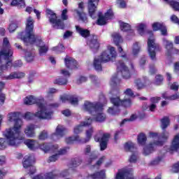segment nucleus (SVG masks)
<instances>
[{
	"instance_id": "f257e3e1",
	"label": "nucleus",
	"mask_w": 179,
	"mask_h": 179,
	"mask_svg": "<svg viewBox=\"0 0 179 179\" xmlns=\"http://www.w3.org/2000/svg\"><path fill=\"white\" fill-rule=\"evenodd\" d=\"M20 112H9L7 115V121L10 124L14 123L13 127L7 128L2 132L4 138H0V149H5L6 145L16 146L17 141H24V136L22 135L23 120L20 118Z\"/></svg>"
},
{
	"instance_id": "f03ea898",
	"label": "nucleus",
	"mask_w": 179,
	"mask_h": 179,
	"mask_svg": "<svg viewBox=\"0 0 179 179\" xmlns=\"http://www.w3.org/2000/svg\"><path fill=\"white\" fill-rule=\"evenodd\" d=\"M44 97H36L33 95L27 96L23 99V103L24 104H26V106H33V104H36L38 110L35 113V116L37 117V118L39 120H51V118H52V114H54L52 108L58 107V104H44Z\"/></svg>"
},
{
	"instance_id": "7ed1b4c3",
	"label": "nucleus",
	"mask_w": 179,
	"mask_h": 179,
	"mask_svg": "<svg viewBox=\"0 0 179 179\" xmlns=\"http://www.w3.org/2000/svg\"><path fill=\"white\" fill-rule=\"evenodd\" d=\"M34 29V20L31 17L27 18L25 31L18 34L17 38L22 40L24 44H34L39 47L38 51L40 55H44L48 51V46L43 43L41 38L36 36L33 32Z\"/></svg>"
},
{
	"instance_id": "20e7f679",
	"label": "nucleus",
	"mask_w": 179,
	"mask_h": 179,
	"mask_svg": "<svg viewBox=\"0 0 179 179\" xmlns=\"http://www.w3.org/2000/svg\"><path fill=\"white\" fill-rule=\"evenodd\" d=\"M24 143L31 150H36L40 148L45 153H52V155L49 157L48 159V163L57 162V160L59 159V156H61V155H66L68 150H69V147L59 149L58 145H52L50 143H43L40 145L36 141L31 139L25 140Z\"/></svg>"
},
{
	"instance_id": "39448f33",
	"label": "nucleus",
	"mask_w": 179,
	"mask_h": 179,
	"mask_svg": "<svg viewBox=\"0 0 179 179\" xmlns=\"http://www.w3.org/2000/svg\"><path fill=\"white\" fill-rule=\"evenodd\" d=\"M12 55H13V50H12L9 40H8V38H4L3 46L0 49V76H2L6 71H9L12 66L20 68L23 65L20 60L15 61L13 64Z\"/></svg>"
},
{
	"instance_id": "423d86ee",
	"label": "nucleus",
	"mask_w": 179,
	"mask_h": 179,
	"mask_svg": "<svg viewBox=\"0 0 179 179\" xmlns=\"http://www.w3.org/2000/svg\"><path fill=\"white\" fill-rule=\"evenodd\" d=\"M148 138L153 141L144 147L143 155L145 156H148L150 155V153H153V152H155V149H156L157 146H162V145H163V142L169 138V132L164 131L161 135H159V133L150 131L148 134Z\"/></svg>"
},
{
	"instance_id": "0eeeda50",
	"label": "nucleus",
	"mask_w": 179,
	"mask_h": 179,
	"mask_svg": "<svg viewBox=\"0 0 179 179\" xmlns=\"http://www.w3.org/2000/svg\"><path fill=\"white\" fill-rule=\"evenodd\" d=\"M124 98L123 100L121 99L120 96L113 97L110 99V101L114 106L108 108V114H110L111 115H116V114H118V112L120 111L118 110V107L120 106L129 107V106H131V97H134V92H132V90L128 88L124 91Z\"/></svg>"
},
{
	"instance_id": "6e6552de",
	"label": "nucleus",
	"mask_w": 179,
	"mask_h": 179,
	"mask_svg": "<svg viewBox=\"0 0 179 179\" xmlns=\"http://www.w3.org/2000/svg\"><path fill=\"white\" fill-rule=\"evenodd\" d=\"M117 58V51L115 48L108 45L99 57H95L94 60V67L98 71H101V62H110Z\"/></svg>"
},
{
	"instance_id": "1a4fd4ad",
	"label": "nucleus",
	"mask_w": 179,
	"mask_h": 179,
	"mask_svg": "<svg viewBox=\"0 0 179 179\" xmlns=\"http://www.w3.org/2000/svg\"><path fill=\"white\" fill-rule=\"evenodd\" d=\"M94 132V129L93 127H90L85 131V138L81 139L79 135L70 136L66 138L65 142L69 145L73 143L74 142H79L80 143H87L92 139L93 136V133Z\"/></svg>"
},
{
	"instance_id": "9d476101",
	"label": "nucleus",
	"mask_w": 179,
	"mask_h": 179,
	"mask_svg": "<svg viewBox=\"0 0 179 179\" xmlns=\"http://www.w3.org/2000/svg\"><path fill=\"white\" fill-rule=\"evenodd\" d=\"M46 15L47 17L49 19L50 24H52L54 29H64V27H65L64 22L58 19V17H57V14H55L54 11L50 9H47Z\"/></svg>"
},
{
	"instance_id": "9b49d317",
	"label": "nucleus",
	"mask_w": 179,
	"mask_h": 179,
	"mask_svg": "<svg viewBox=\"0 0 179 179\" xmlns=\"http://www.w3.org/2000/svg\"><path fill=\"white\" fill-rule=\"evenodd\" d=\"M161 50L162 48H160L159 44L155 42V38L153 37H151L148 39V50L150 57L151 59H152V61L156 59V52H157V51H160Z\"/></svg>"
},
{
	"instance_id": "f8f14e48",
	"label": "nucleus",
	"mask_w": 179,
	"mask_h": 179,
	"mask_svg": "<svg viewBox=\"0 0 179 179\" xmlns=\"http://www.w3.org/2000/svg\"><path fill=\"white\" fill-rule=\"evenodd\" d=\"M101 104H103V103L97 101L91 102L89 101H85L82 106V110L83 111L88 113L89 114H91V115H94V112L99 109Z\"/></svg>"
},
{
	"instance_id": "ddd939ff",
	"label": "nucleus",
	"mask_w": 179,
	"mask_h": 179,
	"mask_svg": "<svg viewBox=\"0 0 179 179\" xmlns=\"http://www.w3.org/2000/svg\"><path fill=\"white\" fill-rule=\"evenodd\" d=\"M82 163V160L79 158H76L70 162L69 164V169L63 170L60 173V177H68V176H71L73 171H75V167H78V166H80Z\"/></svg>"
},
{
	"instance_id": "4468645a",
	"label": "nucleus",
	"mask_w": 179,
	"mask_h": 179,
	"mask_svg": "<svg viewBox=\"0 0 179 179\" xmlns=\"http://www.w3.org/2000/svg\"><path fill=\"white\" fill-rule=\"evenodd\" d=\"M34 162H36V159L33 155H27L24 158L22 166L26 170L29 169V174H34L36 173V166H33Z\"/></svg>"
},
{
	"instance_id": "2eb2a0df",
	"label": "nucleus",
	"mask_w": 179,
	"mask_h": 179,
	"mask_svg": "<svg viewBox=\"0 0 179 179\" xmlns=\"http://www.w3.org/2000/svg\"><path fill=\"white\" fill-rule=\"evenodd\" d=\"M134 169L126 167L119 170L116 174L115 179H131Z\"/></svg>"
},
{
	"instance_id": "dca6fc26",
	"label": "nucleus",
	"mask_w": 179,
	"mask_h": 179,
	"mask_svg": "<svg viewBox=\"0 0 179 179\" xmlns=\"http://www.w3.org/2000/svg\"><path fill=\"white\" fill-rule=\"evenodd\" d=\"M118 73H120L123 79H129L131 78V73L128 68L125 66V64L122 61H119L117 62Z\"/></svg>"
},
{
	"instance_id": "f3484780",
	"label": "nucleus",
	"mask_w": 179,
	"mask_h": 179,
	"mask_svg": "<svg viewBox=\"0 0 179 179\" xmlns=\"http://www.w3.org/2000/svg\"><path fill=\"white\" fill-rule=\"evenodd\" d=\"M103 107H104V103H102L99 106L98 109L94 112V120L96 121V122H103V121H106V115L103 113Z\"/></svg>"
},
{
	"instance_id": "a211bd4d",
	"label": "nucleus",
	"mask_w": 179,
	"mask_h": 179,
	"mask_svg": "<svg viewBox=\"0 0 179 179\" xmlns=\"http://www.w3.org/2000/svg\"><path fill=\"white\" fill-rule=\"evenodd\" d=\"M99 0H88V10L90 16L92 19H96L97 14H96V10L97 9V4L99 3Z\"/></svg>"
},
{
	"instance_id": "6ab92c4d",
	"label": "nucleus",
	"mask_w": 179,
	"mask_h": 179,
	"mask_svg": "<svg viewBox=\"0 0 179 179\" xmlns=\"http://www.w3.org/2000/svg\"><path fill=\"white\" fill-rule=\"evenodd\" d=\"M66 132V129L65 127L58 125L56 128L55 133L52 134L51 139L53 141H58V139H61V138L65 135Z\"/></svg>"
},
{
	"instance_id": "aec40b11",
	"label": "nucleus",
	"mask_w": 179,
	"mask_h": 179,
	"mask_svg": "<svg viewBox=\"0 0 179 179\" xmlns=\"http://www.w3.org/2000/svg\"><path fill=\"white\" fill-rule=\"evenodd\" d=\"M83 8H85V6L83 2H81L78 4V9L80 10L76 9L74 12H76L77 16L78 17V20L83 22V23H87V15H86V13L83 11Z\"/></svg>"
},
{
	"instance_id": "412c9836",
	"label": "nucleus",
	"mask_w": 179,
	"mask_h": 179,
	"mask_svg": "<svg viewBox=\"0 0 179 179\" xmlns=\"http://www.w3.org/2000/svg\"><path fill=\"white\" fill-rule=\"evenodd\" d=\"M110 134H103L101 138H99L98 135L94 136L95 142H100L101 150H106L107 148V142H108Z\"/></svg>"
},
{
	"instance_id": "4be33fe9",
	"label": "nucleus",
	"mask_w": 179,
	"mask_h": 179,
	"mask_svg": "<svg viewBox=\"0 0 179 179\" xmlns=\"http://www.w3.org/2000/svg\"><path fill=\"white\" fill-rule=\"evenodd\" d=\"M36 128L37 125L33 124H27L24 129V133L27 138H34Z\"/></svg>"
},
{
	"instance_id": "5701e85b",
	"label": "nucleus",
	"mask_w": 179,
	"mask_h": 179,
	"mask_svg": "<svg viewBox=\"0 0 179 179\" xmlns=\"http://www.w3.org/2000/svg\"><path fill=\"white\" fill-rule=\"evenodd\" d=\"M87 45L92 50V51H97L100 47V43L97 41L96 36H90L87 41Z\"/></svg>"
},
{
	"instance_id": "b1692460",
	"label": "nucleus",
	"mask_w": 179,
	"mask_h": 179,
	"mask_svg": "<svg viewBox=\"0 0 179 179\" xmlns=\"http://www.w3.org/2000/svg\"><path fill=\"white\" fill-rule=\"evenodd\" d=\"M154 31L160 30L162 36H167V28L162 22H154L152 25Z\"/></svg>"
},
{
	"instance_id": "393cba45",
	"label": "nucleus",
	"mask_w": 179,
	"mask_h": 179,
	"mask_svg": "<svg viewBox=\"0 0 179 179\" xmlns=\"http://www.w3.org/2000/svg\"><path fill=\"white\" fill-rule=\"evenodd\" d=\"M134 83L137 89L141 90V89H144L147 85H149V80L146 77H143L142 78L136 79Z\"/></svg>"
},
{
	"instance_id": "a878e982",
	"label": "nucleus",
	"mask_w": 179,
	"mask_h": 179,
	"mask_svg": "<svg viewBox=\"0 0 179 179\" xmlns=\"http://www.w3.org/2000/svg\"><path fill=\"white\" fill-rule=\"evenodd\" d=\"M60 101L62 103H66V101H69V103H71V104L73 106H78V101L77 97L64 94L60 96Z\"/></svg>"
},
{
	"instance_id": "bb28decb",
	"label": "nucleus",
	"mask_w": 179,
	"mask_h": 179,
	"mask_svg": "<svg viewBox=\"0 0 179 179\" xmlns=\"http://www.w3.org/2000/svg\"><path fill=\"white\" fill-rule=\"evenodd\" d=\"M64 64L66 69L70 70L76 69V65H78L76 60L69 56L65 57Z\"/></svg>"
},
{
	"instance_id": "cd10ccee",
	"label": "nucleus",
	"mask_w": 179,
	"mask_h": 179,
	"mask_svg": "<svg viewBox=\"0 0 179 179\" xmlns=\"http://www.w3.org/2000/svg\"><path fill=\"white\" fill-rule=\"evenodd\" d=\"M88 179H105L106 178V171L101 170L98 172H95L90 174L87 177Z\"/></svg>"
},
{
	"instance_id": "c85d7f7f",
	"label": "nucleus",
	"mask_w": 179,
	"mask_h": 179,
	"mask_svg": "<svg viewBox=\"0 0 179 179\" xmlns=\"http://www.w3.org/2000/svg\"><path fill=\"white\" fill-rule=\"evenodd\" d=\"M76 29L77 33L81 36V37H83L84 38H86L90 36V31L86 29H83L80 27V26L76 25Z\"/></svg>"
},
{
	"instance_id": "c756f323",
	"label": "nucleus",
	"mask_w": 179,
	"mask_h": 179,
	"mask_svg": "<svg viewBox=\"0 0 179 179\" xmlns=\"http://www.w3.org/2000/svg\"><path fill=\"white\" fill-rule=\"evenodd\" d=\"M120 30L122 31H129L131 36H134V30L131 29V25L122 21L119 22Z\"/></svg>"
},
{
	"instance_id": "7c9ffc66",
	"label": "nucleus",
	"mask_w": 179,
	"mask_h": 179,
	"mask_svg": "<svg viewBox=\"0 0 179 179\" xmlns=\"http://www.w3.org/2000/svg\"><path fill=\"white\" fill-rule=\"evenodd\" d=\"M57 177V175L54 173V172H49L47 173L43 176V175H38L36 176H34L32 179H55Z\"/></svg>"
},
{
	"instance_id": "2f4dec72",
	"label": "nucleus",
	"mask_w": 179,
	"mask_h": 179,
	"mask_svg": "<svg viewBox=\"0 0 179 179\" xmlns=\"http://www.w3.org/2000/svg\"><path fill=\"white\" fill-rule=\"evenodd\" d=\"M146 27H148V24L146 22H140L136 24V30L141 36H143L145 33Z\"/></svg>"
},
{
	"instance_id": "473e14b6",
	"label": "nucleus",
	"mask_w": 179,
	"mask_h": 179,
	"mask_svg": "<svg viewBox=\"0 0 179 179\" xmlns=\"http://www.w3.org/2000/svg\"><path fill=\"white\" fill-rule=\"evenodd\" d=\"M111 38L115 45H120V44L122 43V37L117 32H114L111 34Z\"/></svg>"
},
{
	"instance_id": "72a5a7b5",
	"label": "nucleus",
	"mask_w": 179,
	"mask_h": 179,
	"mask_svg": "<svg viewBox=\"0 0 179 179\" xmlns=\"http://www.w3.org/2000/svg\"><path fill=\"white\" fill-rule=\"evenodd\" d=\"M24 78V73H11L9 76L6 77V80H12V79H20Z\"/></svg>"
},
{
	"instance_id": "f704fd0d",
	"label": "nucleus",
	"mask_w": 179,
	"mask_h": 179,
	"mask_svg": "<svg viewBox=\"0 0 179 179\" xmlns=\"http://www.w3.org/2000/svg\"><path fill=\"white\" fill-rule=\"evenodd\" d=\"M107 22H108V20L103 15V13L101 12L98 13L96 24H99V26H104V24H107Z\"/></svg>"
},
{
	"instance_id": "c9c22d12",
	"label": "nucleus",
	"mask_w": 179,
	"mask_h": 179,
	"mask_svg": "<svg viewBox=\"0 0 179 179\" xmlns=\"http://www.w3.org/2000/svg\"><path fill=\"white\" fill-rule=\"evenodd\" d=\"M146 141H148V138L145 134L141 133L138 135L137 142L138 145H141V146H145V145H146Z\"/></svg>"
},
{
	"instance_id": "e433bc0d",
	"label": "nucleus",
	"mask_w": 179,
	"mask_h": 179,
	"mask_svg": "<svg viewBox=\"0 0 179 179\" xmlns=\"http://www.w3.org/2000/svg\"><path fill=\"white\" fill-rule=\"evenodd\" d=\"M11 6H17L19 9L26 7V3L24 0H13L10 3Z\"/></svg>"
},
{
	"instance_id": "4c0bfd02",
	"label": "nucleus",
	"mask_w": 179,
	"mask_h": 179,
	"mask_svg": "<svg viewBox=\"0 0 179 179\" xmlns=\"http://www.w3.org/2000/svg\"><path fill=\"white\" fill-rule=\"evenodd\" d=\"M124 152H134L135 150V144L131 141L124 144Z\"/></svg>"
},
{
	"instance_id": "58836bf2",
	"label": "nucleus",
	"mask_w": 179,
	"mask_h": 179,
	"mask_svg": "<svg viewBox=\"0 0 179 179\" xmlns=\"http://www.w3.org/2000/svg\"><path fill=\"white\" fill-rule=\"evenodd\" d=\"M163 99H165L166 100H178L179 99V92H177L175 94H173L171 96H168L167 92H164L162 94Z\"/></svg>"
},
{
	"instance_id": "ea45409f",
	"label": "nucleus",
	"mask_w": 179,
	"mask_h": 179,
	"mask_svg": "<svg viewBox=\"0 0 179 179\" xmlns=\"http://www.w3.org/2000/svg\"><path fill=\"white\" fill-rule=\"evenodd\" d=\"M57 93V90L55 88H50L45 93V99H48V100H51L52 99V94Z\"/></svg>"
},
{
	"instance_id": "a19ab883",
	"label": "nucleus",
	"mask_w": 179,
	"mask_h": 179,
	"mask_svg": "<svg viewBox=\"0 0 179 179\" xmlns=\"http://www.w3.org/2000/svg\"><path fill=\"white\" fill-rule=\"evenodd\" d=\"M163 44H164V45H165V48H166V50H167L168 52H170V51H171V50H173V42H171L166 38H164Z\"/></svg>"
},
{
	"instance_id": "79ce46f5",
	"label": "nucleus",
	"mask_w": 179,
	"mask_h": 179,
	"mask_svg": "<svg viewBox=\"0 0 179 179\" xmlns=\"http://www.w3.org/2000/svg\"><path fill=\"white\" fill-rule=\"evenodd\" d=\"M34 12V13L36 14L37 19H40L41 16V13L40 11H38L36 9H34L33 7L31 6H27L26 9H25V12H27V13H31V12Z\"/></svg>"
},
{
	"instance_id": "37998d69",
	"label": "nucleus",
	"mask_w": 179,
	"mask_h": 179,
	"mask_svg": "<svg viewBox=\"0 0 179 179\" xmlns=\"http://www.w3.org/2000/svg\"><path fill=\"white\" fill-rule=\"evenodd\" d=\"M117 49H118V52H120L121 55H120V58L122 60H119V61H124V62H127L128 61V57H127V54L124 53L122 51H123V49L121 46L119 45H117Z\"/></svg>"
},
{
	"instance_id": "c03bdc74",
	"label": "nucleus",
	"mask_w": 179,
	"mask_h": 179,
	"mask_svg": "<svg viewBox=\"0 0 179 179\" xmlns=\"http://www.w3.org/2000/svg\"><path fill=\"white\" fill-rule=\"evenodd\" d=\"M83 124H82V122L80 123V124L76 126L73 129V134H75L76 136L79 135V134L82 133L83 131Z\"/></svg>"
},
{
	"instance_id": "a18cd8bd",
	"label": "nucleus",
	"mask_w": 179,
	"mask_h": 179,
	"mask_svg": "<svg viewBox=\"0 0 179 179\" xmlns=\"http://www.w3.org/2000/svg\"><path fill=\"white\" fill-rule=\"evenodd\" d=\"M140 51H141V45L139 44V43L136 42L133 45L132 54L133 55H138Z\"/></svg>"
},
{
	"instance_id": "49530a36",
	"label": "nucleus",
	"mask_w": 179,
	"mask_h": 179,
	"mask_svg": "<svg viewBox=\"0 0 179 179\" xmlns=\"http://www.w3.org/2000/svg\"><path fill=\"white\" fill-rule=\"evenodd\" d=\"M161 128L162 129H166V128H167V127H169L170 125V119H169V117H164L162 120H161Z\"/></svg>"
},
{
	"instance_id": "de8ad7c7",
	"label": "nucleus",
	"mask_w": 179,
	"mask_h": 179,
	"mask_svg": "<svg viewBox=\"0 0 179 179\" xmlns=\"http://www.w3.org/2000/svg\"><path fill=\"white\" fill-rule=\"evenodd\" d=\"M5 83H3V82H0V101L1 104H3V103H5V94H2L1 92L2 89H3Z\"/></svg>"
},
{
	"instance_id": "09e8293b",
	"label": "nucleus",
	"mask_w": 179,
	"mask_h": 179,
	"mask_svg": "<svg viewBox=\"0 0 179 179\" xmlns=\"http://www.w3.org/2000/svg\"><path fill=\"white\" fill-rule=\"evenodd\" d=\"M25 59L27 62H31V61H34V53L31 52H26Z\"/></svg>"
},
{
	"instance_id": "8fccbe9b",
	"label": "nucleus",
	"mask_w": 179,
	"mask_h": 179,
	"mask_svg": "<svg viewBox=\"0 0 179 179\" xmlns=\"http://www.w3.org/2000/svg\"><path fill=\"white\" fill-rule=\"evenodd\" d=\"M52 50L57 54H59V52H62L65 50V48L64 47V45L60 44L56 47L52 48Z\"/></svg>"
},
{
	"instance_id": "3c124183",
	"label": "nucleus",
	"mask_w": 179,
	"mask_h": 179,
	"mask_svg": "<svg viewBox=\"0 0 179 179\" xmlns=\"http://www.w3.org/2000/svg\"><path fill=\"white\" fill-rule=\"evenodd\" d=\"M17 29V23L16 22H11L8 26V31L10 33H13Z\"/></svg>"
},
{
	"instance_id": "603ef678",
	"label": "nucleus",
	"mask_w": 179,
	"mask_h": 179,
	"mask_svg": "<svg viewBox=\"0 0 179 179\" xmlns=\"http://www.w3.org/2000/svg\"><path fill=\"white\" fill-rule=\"evenodd\" d=\"M119 82L120 79L118 78V76L115 75L113 76L110 78V86H115V85H117V83H118Z\"/></svg>"
},
{
	"instance_id": "864d4df0",
	"label": "nucleus",
	"mask_w": 179,
	"mask_h": 179,
	"mask_svg": "<svg viewBox=\"0 0 179 179\" xmlns=\"http://www.w3.org/2000/svg\"><path fill=\"white\" fill-rule=\"evenodd\" d=\"M54 83L60 85H66V83H68V80L66 78H59L55 80Z\"/></svg>"
},
{
	"instance_id": "5fc2aeb1",
	"label": "nucleus",
	"mask_w": 179,
	"mask_h": 179,
	"mask_svg": "<svg viewBox=\"0 0 179 179\" xmlns=\"http://www.w3.org/2000/svg\"><path fill=\"white\" fill-rule=\"evenodd\" d=\"M136 118H138V115H136V114H133L131 115L129 119L123 120L122 122L120 123V125L121 126L124 125L128 121H135Z\"/></svg>"
},
{
	"instance_id": "6e6d98bb",
	"label": "nucleus",
	"mask_w": 179,
	"mask_h": 179,
	"mask_svg": "<svg viewBox=\"0 0 179 179\" xmlns=\"http://www.w3.org/2000/svg\"><path fill=\"white\" fill-rule=\"evenodd\" d=\"M170 6L173 10L179 12V1H171L170 3Z\"/></svg>"
},
{
	"instance_id": "4d7b16f0",
	"label": "nucleus",
	"mask_w": 179,
	"mask_h": 179,
	"mask_svg": "<svg viewBox=\"0 0 179 179\" xmlns=\"http://www.w3.org/2000/svg\"><path fill=\"white\" fill-rule=\"evenodd\" d=\"M93 122V119H92L91 117H87L85 121L81 122L82 125H83V127H89V125H92Z\"/></svg>"
},
{
	"instance_id": "13d9d810",
	"label": "nucleus",
	"mask_w": 179,
	"mask_h": 179,
	"mask_svg": "<svg viewBox=\"0 0 179 179\" xmlns=\"http://www.w3.org/2000/svg\"><path fill=\"white\" fill-rule=\"evenodd\" d=\"M96 159H97V155L94 154V152H92L87 164H93V163H94V160H96Z\"/></svg>"
},
{
	"instance_id": "bf43d9fd",
	"label": "nucleus",
	"mask_w": 179,
	"mask_h": 179,
	"mask_svg": "<svg viewBox=\"0 0 179 179\" xmlns=\"http://www.w3.org/2000/svg\"><path fill=\"white\" fill-rule=\"evenodd\" d=\"M34 117L37 118V116H36V113L30 112H27L24 115V118H25V120H33Z\"/></svg>"
},
{
	"instance_id": "052dcab7",
	"label": "nucleus",
	"mask_w": 179,
	"mask_h": 179,
	"mask_svg": "<svg viewBox=\"0 0 179 179\" xmlns=\"http://www.w3.org/2000/svg\"><path fill=\"white\" fill-rule=\"evenodd\" d=\"M108 20L113 19L114 14L113 13L112 10H108L105 15H103Z\"/></svg>"
},
{
	"instance_id": "680f3d73",
	"label": "nucleus",
	"mask_w": 179,
	"mask_h": 179,
	"mask_svg": "<svg viewBox=\"0 0 179 179\" xmlns=\"http://www.w3.org/2000/svg\"><path fill=\"white\" fill-rule=\"evenodd\" d=\"M39 139L41 141H45V139H47V138H48V133L45 131H42L40 134H39Z\"/></svg>"
},
{
	"instance_id": "e2e57ef3",
	"label": "nucleus",
	"mask_w": 179,
	"mask_h": 179,
	"mask_svg": "<svg viewBox=\"0 0 179 179\" xmlns=\"http://www.w3.org/2000/svg\"><path fill=\"white\" fill-rule=\"evenodd\" d=\"M136 160H138V155L136 153L132 154L129 159L130 163H136Z\"/></svg>"
},
{
	"instance_id": "0e129e2a",
	"label": "nucleus",
	"mask_w": 179,
	"mask_h": 179,
	"mask_svg": "<svg viewBox=\"0 0 179 179\" xmlns=\"http://www.w3.org/2000/svg\"><path fill=\"white\" fill-rule=\"evenodd\" d=\"M61 75L65 76L66 78H69L71 76V73L66 69H63L60 71Z\"/></svg>"
},
{
	"instance_id": "69168bd1",
	"label": "nucleus",
	"mask_w": 179,
	"mask_h": 179,
	"mask_svg": "<svg viewBox=\"0 0 179 179\" xmlns=\"http://www.w3.org/2000/svg\"><path fill=\"white\" fill-rule=\"evenodd\" d=\"M169 87L171 90H174L175 92H177V90H178L179 88V85L177 83H173L169 85Z\"/></svg>"
},
{
	"instance_id": "338daca9",
	"label": "nucleus",
	"mask_w": 179,
	"mask_h": 179,
	"mask_svg": "<svg viewBox=\"0 0 179 179\" xmlns=\"http://www.w3.org/2000/svg\"><path fill=\"white\" fill-rule=\"evenodd\" d=\"M162 82H163V76H162L160 75H157L155 77V85H160V83H162Z\"/></svg>"
},
{
	"instance_id": "774afa93",
	"label": "nucleus",
	"mask_w": 179,
	"mask_h": 179,
	"mask_svg": "<svg viewBox=\"0 0 179 179\" xmlns=\"http://www.w3.org/2000/svg\"><path fill=\"white\" fill-rule=\"evenodd\" d=\"M172 171L173 173H178L179 171V162L175 164L172 167Z\"/></svg>"
}]
</instances>
